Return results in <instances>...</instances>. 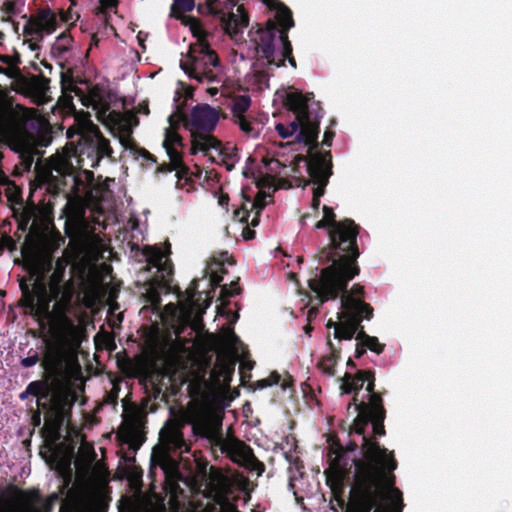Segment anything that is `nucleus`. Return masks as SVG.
<instances>
[{
  "instance_id": "nucleus-2",
  "label": "nucleus",
  "mask_w": 512,
  "mask_h": 512,
  "mask_svg": "<svg viewBox=\"0 0 512 512\" xmlns=\"http://www.w3.org/2000/svg\"><path fill=\"white\" fill-rule=\"evenodd\" d=\"M367 382L366 393L369 402L358 401V395L353 398L354 410L357 412L350 435L360 438L363 459L353 460L354 482L350 490L346 512H400L402 494L394 487L396 462L392 453L381 448L373 441L365 429L371 423L374 435H383L384 410L381 397L373 392L374 377L370 372H359L357 376L345 375L340 386L344 393L356 392ZM330 466L327 481L333 486H341L348 478L346 454L342 449L333 451L330 456Z\"/></svg>"
},
{
  "instance_id": "nucleus-30",
  "label": "nucleus",
  "mask_w": 512,
  "mask_h": 512,
  "mask_svg": "<svg viewBox=\"0 0 512 512\" xmlns=\"http://www.w3.org/2000/svg\"><path fill=\"white\" fill-rule=\"evenodd\" d=\"M216 268H213V265L210 267V281L214 285H218L222 281V276L219 273V270H222L219 265H216Z\"/></svg>"
},
{
  "instance_id": "nucleus-42",
  "label": "nucleus",
  "mask_w": 512,
  "mask_h": 512,
  "mask_svg": "<svg viewBox=\"0 0 512 512\" xmlns=\"http://www.w3.org/2000/svg\"><path fill=\"white\" fill-rule=\"evenodd\" d=\"M33 421H34L35 425H39L40 424V414L34 415Z\"/></svg>"
},
{
  "instance_id": "nucleus-8",
  "label": "nucleus",
  "mask_w": 512,
  "mask_h": 512,
  "mask_svg": "<svg viewBox=\"0 0 512 512\" xmlns=\"http://www.w3.org/2000/svg\"><path fill=\"white\" fill-rule=\"evenodd\" d=\"M270 9L275 11V18L278 22L269 19L264 28H259L252 35L255 44V69L261 72L262 69L280 67L288 58L293 67L295 60L291 57L292 47L288 40L287 30L293 27L291 11L278 0H261Z\"/></svg>"
},
{
  "instance_id": "nucleus-24",
  "label": "nucleus",
  "mask_w": 512,
  "mask_h": 512,
  "mask_svg": "<svg viewBox=\"0 0 512 512\" xmlns=\"http://www.w3.org/2000/svg\"><path fill=\"white\" fill-rule=\"evenodd\" d=\"M250 103V98L247 95H239L235 97L232 109L234 118L244 116V113L250 107Z\"/></svg>"
},
{
  "instance_id": "nucleus-37",
  "label": "nucleus",
  "mask_w": 512,
  "mask_h": 512,
  "mask_svg": "<svg viewBox=\"0 0 512 512\" xmlns=\"http://www.w3.org/2000/svg\"><path fill=\"white\" fill-rule=\"evenodd\" d=\"M365 349L366 347L362 346L361 343H359V341H357V345H356V357L359 358L363 355V353L365 352Z\"/></svg>"
},
{
  "instance_id": "nucleus-34",
  "label": "nucleus",
  "mask_w": 512,
  "mask_h": 512,
  "mask_svg": "<svg viewBox=\"0 0 512 512\" xmlns=\"http://www.w3.org/2000/svg\"><path fill=\"white\" fill-rule=\"evenodd\" d=\"M240 228H241L242 237L245 240H251V239L254 238L255 232L253 230H251L247 226H243V227H240Z\"/></svg>"
},
{
  "instance_id": "nucleus-22",
  "label": "nucleus",
  "mask_w": 512,
  "mask_h": 512,
  "mask_svg": "<svg viewBox=\"0 0 512 512\" xmlns=\"http://www.w3.org/2000/svg\"><path fill=\"white\" fill-rule=\"evenodd\" d=\"M160 437L169 450H179L181 453L188 450L181 432L175 427H165L161 430Z\"/></svg>"
},
{
  "instance_id": "nucleus-50",
  "label": "nucleus",
  "mask_w": 512,
  "mask_h": 512,
  "mask_svg": "<svg viewBox=\"0 0 512 512\" xmlns=\"http://www.w3.org/2000/svg\"><path fill=\"white\" fill-rule=\"evenodd\" d=\"M3 34L0 32V39L2 38Z\"/></svg>"
},
{
  "instance_id": "nucleus-5",
  "label": "nucleus",
  "mask_w": 512,
  "mask_h": 512,
  "mask_svg": "<svg viewBox=\"0 0 512 512\" xmlns=\"http://www.w3.org/2000/svg\"><path fill=\"white\" fill-rule=\"evenodd\" d=\"M308 100V96L299 92L290 91L286 94L284 103L294 112L295 121L289 125L278 123L275 130L283 139L293 137V140L280 143L278 149L272 151L273 157L264 158L263 161L267 174L293 179L301 176L300 163H303L309 175L308 183L313 185L312 207L317 209L330 176V160L326 154L313 152L319 127L318 121L312 119L307 111Z\"/></svg>"
},
{
  "instance_id": "nucleus-16",
  "label": "nucleus",
  "mask_w": 512,
  "mask_h": 512,
  "mask_svg": "<svg viewBox=\"0 0 512 512\" xmlns=\"http://www.w3.org/2000/svg\"><path fill=\"white\" fill-rule=\"evenodd\" d=\"M197 292L196 287L193 285L189 287L184 294L179 296L178 305L169 303L157 315L160 320L172 327L186 325L190 322L192 317H199L202 309L198 304L201 296L195 299Z\"/></svg>"
},
{
  "instance_id": "nucleus-46",
  "label": "nucleus",
  "mask_w": 512,
  "mask_h": 512,
  "mask_svg": "<svg viewBox=\"0 0 512 512\" xmlns=\"http://www.w3.org/2000/svg\"><path fill=\"white\" fill-rule=\"evenodd\" d=\"M0 60L3 61L4 63H7V57L0 56Z\"/></svg>"
},
{
  "instance_id": "nucleus-25",
  "label": "nucleus",
  "mask_w": 512,
  "mask_h": 512,
  "mask_svg": "<svg viewBox=\"0 0 512 512\" xmlns=\"http://www.w3.org/2000/svg\"><path fill=\"white\" fill-rule=\"evenodd\" d=\"M337 354L335 352H332L331 355L325 357L320 362V367L323 372H325L328 375H334L335 374V365L337 362Z\"/></svg>"
},
{
  "instance_id": "nucleus-14",
  "label": "nucleus",
  "mask_w": 512,
  "mask_h": 512,
  "mask_svg": "<svg viewBox=\"0 0 512 512\" xmlns=\"http://www.w3.org/2000/svg\"><path fill=\"white\" fill-rule=\"evenodd\" d=\"M142 254L146 261V272L155 270L152 277L147 280L143 286V296L148 305H145L142 311L151 307L157 315L160 309V293L168 292L169 279L172 275V264L169 259V250L167 247L145 246Z\"/></svg>"
},
{
  "instance_id": "nucleus-20",
  "label": "nucleus",
  "mask_w": 512,
  "mask_h": 512,
  "mask_svg": "<svg viewBox=\"0 0 512 512\" xmlns=\"http://www.w3.org/2000/svg\"><path fill=\"white\" fill-rule=\"evenodd\" d=\"M266 198L267 196L264 193H258L253 201L250 199H245L241 205V208L236 210L234 213V218L237 221L235 225L239 226L240 224L246 222L250 216V213H254L251 224L256 226L258 224V215L266 205Z\"/></svg>"
},
{
  "instance_id": "nucleus-17",
  "label": "nucleus",
  "mask_w": 512,
  "mask_h": 512,
  "mask_svg": "<svg viewBox=\"0 0 512 512\" xmlns=\"http://www.w3.org/2000/svg\"><path fill=\"white\" fill-rule=\"evenodd\" d=\"M238 0H207L210 13L221 18L225 32L236 39L248 25V16Z\"/></svg>"
},
{
  "instance_id": "nucleus-13",
  "label": "nucleus",
  "mask_w": 512,
  "mask_h": 512,
  "mask_svg": "<svg viewBox=\"0 0 512 512\" xmlns=\"http://www.w3.org/2000/svg\"><path fill=\"white\" fill-rule=\"evenodd\" d=\"M63 90L67 106L75 107L72 100L76 97L83 106H91L96 111L97 119L114 134L128 136L133 126L137 125L136 117L130 112L110 111L103 92L98 87H92L87 94L73 85L69 89L63 87Z\"/></svg>"
},
{
  "instance_id": "nucleus-31",
  "label": "nucleus",
  "mask_w": 512,
  "mask_h": 512,
  "mask_svg": "<svg viewBox=\"0 0 512 512\" xmlns=\"http://www.w3.org/2000/svg\"><path fill=\"white\" fill-rule=\"evenodd\" d=\"M224 297H231L238 293V287L235 282H232L229 287L226 285L222 287L221 290Z\"/></svg>"
},
{
  "instance_id": "nucleus-32",
  "label": "nucleus",
  "mask_w": 512,
  "mask_h": 512,
  "mask_svg": "<svg viewBox=\"0 0 512 512\" xmlns=\"http://www.w3.org/2000/svg\"><path fill=\"white\" fill-rule=\"evenodd\" d=\"M280 376L278 374H271L268 378L261 381V387L271 386L279 383Z\"/></svg>"
},
{
  "instance_id": "nucleus-36",
  "label": "nucleus",
  "mask_w": 512,
  "mask_h": 512,
  "mask_svg": "<svg viewBox=\"0 0 512 512\" xmlns=\"http://www.w3.org/2000/svg\"><path fill=\"white\" fill-rule=\"evenodd\" d=\"M101 8L103 10H109L116 6L117 1L116 0H100Z\"/></svg>"
},
{
  "instance_id": "nucleus-9",
  "label": "nucleus",
  "mask_w": 512,
  "mask_h": 512,
  "mask_svg": "<svg viewBox=\"0 0 512 512\" xmlns=\"http://www.w3.org/2000/svg\"><path fill=\"white\" fill-rule=\"evenodd\" d=\"M373 309L364 302L363 287L354 285L341 296V310L337 312V320L330 319L327 327L333 328V335L338 340H350L355 336L362 346L380 354L384 345L378 339L367 335L362 329L358 330L363 319H370Z\"/></svg>"
},
{
  "instance_id": "nucleus-48",
  "label": "nucleus",
  "mask_w": 512,
  "mask_h": 512,
  "mask_svg": "<svg viewBox=\"0 0 512 512\" xmlns=\"http://www.w3.org/2000/svg\"><path fill=\"white\" fill-rule=\"evenodd\" d=\"M71 1V6H74L76 4L75 0H70Z\"/></svg>"
},
{
  "instance_id": "nucleus-28",
  "label": "nucleus",
  "mask_w": 512,
  "mask_h": 512,
  "mask_svg": "<svg viewBox=\"0 0 512 512\" xmlns=\"http://www.w3.org/2000/svg\"><path fill=\"white\" fill-rule=\"evenodd\" d=\"M34 101L37 104H43L47 101L46 98V87L44 85H40L36 88V92L34 95Z\"/></svg>"
},
{
  "instance_id": "nucleus-39",
  "label": "nucleus",
  "mask_w": 512,
  "mask_h": 512,
  "mask_svg": "<svg viewBox=\"0 0 512 512\" xmlns=\"http://www.w3.org/2000/svg\"><path fill=\"white\" fill-rule=\"evenodd\" d=\"M331 137H332V134H330L328 132H325L323 143L325 145L329 146L330 145V141H331Z\"/></svg>"
},
{
  "instance_id": "nucleus-11",
  "label": "nucleus",
  "mask_w": 512,
  "mask_h": 512,
  "mask_svg": "<svg viewBox=\"0 0 512 512\" xmlns=\"http://www.w3.org/2000/svg\"><path fill=\"white\" fill-rule=\"evenodd\" d=\"M184 22L196 41L190 44L188 52L182 56L181 68L198 82L220 83L219 59L208 41L211 33L206 31L196 18H185Z\"/></svg>"
},
{
  "instance_id": "nucleus-47",
  "label": "nucleus",
  "mask_w": 512,
  "mask_h": 512,
  "mask_svg": "<svg viewBox=\"0 0 512 512\" xmlns=\"http://www.w3.org/2000/svg\"><path fill=\"white\" fill-rule=\"evenodd\" d=\"M281 385L285 389L288 386V383L286 381H284Z\"/></svg>"
},
{
  "instance_id": "nucleus-21",
  "label": "nucleus",
  "mask_w": 512,
  "mask_h": 512,
  "mask_svg": "<svg viewBox=\"0 0 512 512\" xmlns=\"http://www.w3.org/2000/svg\"><path fill=\"white\" fill-rule=\"evenodd\" d=\"M207 481L210 493L213 494L216 501L222 505L225 501V493L229 489L227 477L214 467H210Z\"/></svg>"
},
{
  "instance_id": "nucleus-23",
  "label": "nucleus",
  "mask_w": 512,
  "mask_h": 512,
  "mask_svg": "<svg viewBox=\"0 0 512 512\" xmlns=\"http://www.w3.org/2000/svg\"><path fill=\"white\" fill-rule=\"evenodd\" d=\"M194 8L193 0H175L172 5V15L179 18L182 24L186 27L184 22L185 18H192L191 16L185 15L186 12L191 11Z\"/></svg>"
},
{
  "instance_id": "nucleus-10",
  "label": "nucleus",
  "mask_w": 512,
  "mask_h": 512,
  "mask_svg": "<svg viewBox=\"0 0 512 512\" xmlns=\"http://www.w3.org/2000/svg\"><path fill=\"white\" fill-rule=\"evenodd\" d=\"M32 117V110L14 105L0 89V140L29 162L37 148L36 137L26 128Z\"/></svg>"
},
{
  "instance_id": "nucleus-18",
  "label": "nucleus",
  "mask_w": 512,
  "mask_h": 512,
  "mask_svg": "<svg viewBox=\"0 0 512 512\" xmlns=\"http://www.w3.org/2000/svg\"><path fill=\"white\" fill-rule=\"evenodd\" d=\"M59 495L52 493L42 498L37 491H20L13 499L8 512H51Z\"/></svg>"
},
{
  "instance_id": "nucleus-45",
  "label": "nucleus",
  "mask_w": 512,
  "mask_h": 512,
  "mask_svg": "<svg viewBox=\"0 0 512 512\" xmlns=\"http://www.w3.org/2000/svg\"><path fill=\"white\" fill-rule=\"evenodd\" d=\"M137 39H138V41H139L140 45H143V41H144V39H143V37H142L141 33H139V34H138Z\"/></svg>"
},
{
  "instance_id": "nucleus-15",
  "label": "nucleus",
  "mask_w": 512,
  "mask_h": 512,
  "mask_svg": "<svg viewBox=\"0 0 512 512\" xmlns=\"http://www.w3.org/2000/svg\"><path fill=\"white\" fill-rule=\"evenodd\" d=\"M79 17L71 7L58 13L48 8L42 9L27 21L24 34L30 37V40H42L45 35L54 33L61 24L74 25Z\"/></svg>"
},
{
  "instance_id": "nucleus-1",
  "label": "nucleus",
  "mask_w": 512,
  "mask_h": 512,
  "mask_svg": "<svg viewBox=\"0 0 512 512\" xmlns=\"http://www.w3.org/2000/svg\"><path fill=\"white\" fill-rule=\"evenodd\" d=\"M66 264L58 260L47 287L39 278H31V284L20 282L22 298L20 300L26 314L36 319L43 329L45 351L42 366L49 377L46 382H31L20 397L33 395L37 398L38 409L44 414L43 437L45 450L41 455L50 453L47 462L60 475L71 474V459L67 454L59 455L56 441L61 436V428L70 409L77 399V392L71 383H62L72 367L77 327L66 316L67 306L73 296L72 284L64 281Z\"/></svg>"
},
{
  "instance_id": "nucleus-40",
  "label": "nucleus",
  "mask_w": 512,
  "mask_h": 512,
  "mask_svg": "<svg viewBox=\"0 0 512 512\" xmlns=\"http://www.w3.org/2000/svg\"><path fill=\"white\" fill-rule=\"evenodd\" d=\"M207 92H208L211 96H214V95H216V94L218 93V87H215V86H213V87H209V88L207 89Z\"/></svg>"
},
{
  "instance_id": "nucleus-38",
  "label": "nucleus",
  "mask_w": 512,
  "mask_h": 512,
  "mask_svg": "<svg viewBox=\"0 0 512 512\" xmlns=\"http://www.w3.org/2000/svg\"><path fill=\"white\" fill-rule=\"evenodd\" d=\"M9 183L8 177L0 170V185H6Z\"/></svg>"
},
{
  "instance_id": "nucleus-6",
  "label": "nucleus",
  "mask_w": 512,
  "mask_h": 512,
  "mask_svg": "<svg viewBox=\"0 0 512 512\" xmlns=\"http://www.w3.org/2000/svg\"><path fill=\"white\" fill-rule=\"evenodd\" d=\"M316 229H326L329 244L320 254L322 263L332 260V264L321 270L320 276L309 280L311 290L321 302L336 298L344 291L347 283L358 274L355 260L357 226L352 220L336 221L331 207L322 208V218L316 222Z\"/></svg>"
},
{
  "instance_id": "nucleus-12",
  "label": "nucleus",
  "mask_w": 512,
  "mask_h": 512,
  "mask_svg": "<svg viewBox=\"0 0 512 512\" xmlns=\"http://www.w3.org/2000/svg\"><path fill=\"white\" fill-rule=\"evenodd\" d=\"M14 216L19 229L25 231L29 227L25 250L29 249L36 254L50 253L63 241L54 230L47 213L36 206L21 204L14 209Z\"/></svg>"
},
{
  "instance_id": "nucleus-44",
  "label": "nucleus",
  "mask_w": 512,
  "mask_h": 512,
  "mask_svg": "<svg viewBox=\"0 0 512 512\" xmlns=\"http://www.w3.org/2000/svg\"><path fill=\"white\" fill-rule=\"evenodd\" d=\"M71 512H80V508L78 506V504H75L73 507H72V511Z\"/></svg>"
},
{
  "instance_id": "nucleus-35",
  "label": "nucleus",
  "mask_w": 512,
  "mask_h": 512,
  "mask_svg": "<svg viewBox=\"0 0 512 512\" xmlns=\"http://www.w3.org/2000/svg\"><path fill=\"white\" fill-rule=\"evenodd\" d=\"M38 362V356L33 355L22 360V365L25 367L34 366Z\"/></svg>"
},
{
  "instance_id": "nucleus-4",
  "label": "nucleus",
  "mask_w": 512,
  "mask_h": 512,
  "mask_svg": "<svg viewBox=\"0 0 512 512\" xmlns=\"http://www.w3.org/2000/svg\"><path fill=\"white\" fill-rule=\"evenodd\" d=\"M235 362L229 356H218L211 371V382L205 378L206 372L199 365L187 369L183 367L174 373V380L181 384L187 383L193 402L186 412L187 422L193 425L196 433L208 438L222 453L227 454L234 462L255 469L258 462L252 450L242 441L234 437H223L221 434V408L226 402Z\"/></svg>"
},
{
  "instance_id": "nucleus-49",
  "label": "nucleus",
  "mask_w": 512,
  "mask_h": 512,
  "mask_svg": "<svg viewBox=\"0 0 512 512\" xmlns=\"http://www.w3.org/2000/svg\"><path fill=\"white\" fill-rule=\"evenodd\" d=\"M66 505H67V504H66V502H65V503H63V504H62V509H64Z\"/></svg>"
},
{
  "instance_id": "nucleus-3",
  "label": "nucleus",
  "mask_w": 512,
  "mask_h": 512,
  "mask_svg": "<svg viewBox=\"0 0 512 512\" xmlns=\"http://www.w3.org/2000/svg\"><path fill=\"white\" fill-rule=\"evenodd\" d=\"M75 135L79 136L78 146L70 144L52 156L41 177L54 192L69 186L75 197L103 212L106 201L111 197L108 182L114 180L95 184L89 168L96 167L104 156L110 155L108 140L100 134L91 122L90 115L85 112H78L75 115V124L67 130L69 139Z\"/></svg>"
},
{
  "instance_id": "nucleus-33",
  "label": "nucleus",
  "mask_w": 512,
  "mask_h": 512,
  "mask_svg": "<svg viewBox=\"0 0 512 512\" xmlns=\"http://www.w3.org/2000/svg\"><path fill=\"white\" fill-rule=\"evenodd\" d=\"M0 247L13 250L15 248V242L11 237L5 236L1 239Z\"/></svg>"
},
{
  "instance_id": "nucleus-7",
  "label": "nucleus",
  "mask_w": 512,
  "mask_h": 512,
  "mask_svg": "<svg viewBox=\"0 0 512 512\" xmlns=\"http://www.w3.org/2000/svg\"><path fill=\"white\" fill-rule=\"evenodd\" d=\"M220 119V110L208 104H200L187 112L177 109L168 118L169 126L165 129L163 147L169 157L171 170L176 171L179 178L178 185L186 174V168L182 163V150L184 143L177 130L183 125L190 132V153L197 154L199 150L215 137L211 132L215 129Z\"/></svg>"
},
{
  "instance_id": "nucleus-27",
  "label": "nucleus",
  "mask_w": 512,
  "mask_h": 512,
  "mask_svg": "<svg viewBox=\"0 0 512 512\" xmlns=\"http://www.w3.org/2000/svg\"><path fill=\"white\" fill-rule=\"evenodd\" d=\"M235 123L239 126V128L248 136L256 135L255 128L251 124V122L245 118V116L235 118Z\"/></svg>"
},
{
  "instance_id": "nucleus-26",
  "label": "nucleus",
  "mask_w": 512,
  "mask_h": 512,
  "mask_svg": "<svg viewBox=\"0 0 512 512\" xmlns=\"http://www.w3.org/2000/svg\"><path fill=\"white\" fill-rule=\"evenodd\" d=\"M70 43H71L70 37L64 32L57 37V39L53 45V50L55 52H58L59 54H62L68 50Z\"/></svg>"
},
{
  "instance_id": "nucleus-29",
  "label": "nucleus",
  "mask_w": 512,
  "mask_h": 512,
  "mask_svg": "<svg viewBox=\"0 0 512 512\" xmlns=\"http://www.w3.org/2000/svg\"><path fill=\"white\" fill-rule=\"evenodd\" d=\"M79 453L83 454L87 461L92 462L94 460V451L93 448L88 444L81 445L79 449Z\"/></svg>"
},
{
  "instance_id": "nucleus-19",
  "label": "nucleus",
  "mask_w": 512,
  "mask_h": 512,
  "mask_svg": "<svg viewBox=\"0 0 512 512\" xmlns=\"http://www.w3.org/2000/svg\"><path fill=\"white\" fill-rule=\"evenodd\" d=\"M210 161L225 165L228 170L234 168L237 162V150L231 144L222 145L216 138L210 139L203 149L199 150Z\"/></svg>"
},
{
  "instance_id": "nucleus-41",
  "label": "nucleus",
  "mask_w": 512,
  "mask_h": 512,
  "mask_svg": "<svg viewBox=\"0 0 512 512\" xmlns=\"http://www.w3.org/2000/svg\"><path fill=\"white\" fill-rule=\"evenodd\" d=\"M358 446L357 440L352 439L350 445L348 446V450L353 451Z\"/></svg>"
},
{
  "instance_id": "nucleus-43",
  "label": "nucleus",
  "mask_w": 512,
  "mask_h": 512,
  "mask_svg": "<svg viewBox=\"0 0 512 512\" xmlns=\"http://www.w3.org/2000/svg\"><path fill=\"white\" fill-rule=\"evenodd\" d=\"M98 257H99V252H98V251H97V252H93V255H92V256H90V258H91L92 260H97V259H98Z\"/></svg>"
}]
</instances>
